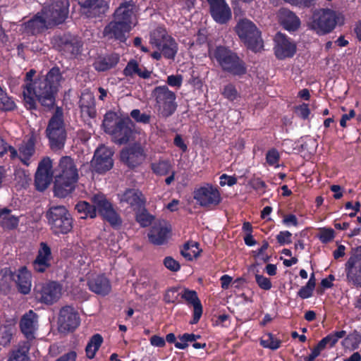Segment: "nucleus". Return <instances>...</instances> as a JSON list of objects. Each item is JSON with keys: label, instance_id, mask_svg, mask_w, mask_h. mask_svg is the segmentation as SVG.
<instances>
[{"label": "nucleus", "instance_id": "obj_13", "mask_svg": "<svg viewBox=\"0 0 361 361\" xmlns=\"http://www.w3.org/2000/svg\"><path fill=\"white\" fill-rule=\"evenodd\" d=\"M68 0H54L51 4L41 10L49 26L59 25L65 22L69 13Z\"/></svg>", "mask_w": 361, "mask_h": 361}, {"label": "nucleus", "instance_id": "obj_32", "mask_svg": "<svg viewBox=\"0 0 361 361\" xmlns=\"http://www.w3.org/2000/svg\"><path fill=\"white\" fill-rule=\"evenodd\" d=\"M89 289L97 295H107L111 290L109 279L104 274H98L87 281Z\"/></svg>", "mask_w": 361, "mask_h": 361}, {"label": "nucleus", "instance_id": "obj_33", "mask_svg": "<svg viewBox=\"0 0 361 361\" xmlns=\"http://www.w3.org/2000/svg\"><path fill=\"white\" fill-rule=\"evenodd\" d=\"M278 16L280 25L285 30L288 32H295L299 29L301 22L294 12L288 8H281Z\"/></svg>", "mask_w": 361, "mask_h": 361}, {"label": "nucleus", "instance_id": "obj_21", "mask_svg": "<svg viewBox=\"0 0 361 361\" xmlns=\"http://www.w3.org/2000/svg\"><path fill=\"white\" fill-rule=\"evenodd\" d=\"M171 233V225L164 220H159L152 224L147 233V237L152 244L162 245L167 243Z\"/></svg>", "mask_w": 361, "mask_h": 361}, {"label": "nucleus", "instance_id": "obj_38", "mask_svg": "<svg viewBox=\"0 0 361 361\" xmlns=\"http://www.w3.org/2000/svg\"><path fill=\"white\" fill-rule=\"evenodd\" d=\"M79 107L82 114L89 118H94L97 116L95 107V99L90 92L82 93L79 101Z\"/></svg>", "mask_w": 361, "mask_h": 361}, {"label": "nucleus", "instance_id": "obj_29", "mask_svg": "<svg viewBox=\"0 0 361 361\" xmlns=\"http://www.w3.org/2000/svg\"><path fill=\"white\" fill-rule=\"evenodd\" d=\"M135 4L132 0L121 4L114 13V20L132 27L133 19L135 18Z\"/></svg>", "mask_w": 361, "mask_h": 361}, {"label": "nucleus", "instance_id": "obj_19", "mask_svg": "<svg viewBox=\"0 0 361 361\" xmlns=\"http://www.w3.org/2000/svg\"><path fill=\"white\" fill-rule=\"evenodd\" d=\"M274 54L279 60H284L292 58L296 53V44L291 41L287 35L281 32H277L274 39Z\"/></svg>", "mask_w": 361, "mask_h": 361}, {"label": "nucleus", "instance_id": "obj_30", "mask_svg": "<svg viewBox=\"0 0 361 361\" xmlns=\"http://www.w3.org/2000/svg\"><path fill=\"white\" fill-rule=\"evenodd\" d=\"M120 202H126L134 211L140 210L145 207L146 200L142 192L135 188H128L120 195Z\"/></svg>", "mask_w": 361, "mask_h": 361}, {"label": "nucleus", "instance_id": "obj_53", "mask_svg": "<svg viewBox=\"0 0 361 361\" xmlns=\"http://www.w3.org/2000/svg\"><path fill=\"white\" fill-rule=\"evenodd\" d=\"M130 116L137 123L148 124L150 122L151 116L149 114L141 113L139 109H133L130 112Z\"/></svg>", "mask_w": 361, "mask_h": 361}, {"label": "nucleus", "instance_id": "obj_17", "mask_svg": "<svg viewBox=\"0 0 361 361\" xmlns=\"http://www.w3.org/2000/svg\"><path fill=\"white\" fill-rule=\"evenodd\" d=\"M80 324L79 314L73 306L65 305L60 309L58 317V328L60 332H73Z\"/></svg>", "mask_w": 361, "mask_h": 361}, {"label": "nucleus", "instance_id": "obj_54", "mask_svg": "<svg viewBox=\"0 0 361 361\" xmlns=\"http://www.w3.org/2000/svg\"><path fill=\"white\" fill-rule=\"evenodd\" d=\"M294 112L302 120H307L309 118L310 115V109H309V105L306 103H302L298 106H295L294 108Z\"/></svg>", "mask_w": 361, "mask_h": 361}, {"label": "nucleus", "instance_id": "obj_40", "mask_svg": "<svg viewBox=\"0 0 361 361\" xmlns=\"http://www.w3.org/2000/svg\"><path fill=\"white\" fill-rule=\"evenodd\" d=\"M199 243L192 240L185 243L180 249V255L188 261H192L197 258L201 250L199 249Z\"/></svg>", "mask_w": 361, "mask_h": 361}, {"label": "nucleus", "instance_id": "obj_1", "mask_svg": "<svg viewBox=\"0 0 361 361\" xmlns=\"http://www.w3.org/2000/svg\"><path fill=\"white\" fill-rule=\"evenodd\" d=\"M63 77L58 66L51 68L45 76L38 78L34 85L28 84L23 91L25 106L30 111L37 110L38 102L47 110L54 107L56 96Z\"/></svg>", "mask_w": 361, "mask_h": 361}, {"label": "nucleus", "instance_id": "obj_25", "mask_svg": "<svg viewBox=\"0 0 361 361\" xmlns=\"http://www.w3.org/2000/svg\"><path fill=\"white\" fill-rule=\"evenodd\" d=\"M144 159V149L140 145H133L121 152V160L129 168L133 169L137 166Z\"/></svg>", "mask_w": 361, "mask_h": 361}, {"label": "nucleus", "instance_id": "obj_52", "mask_svg": "<svg viewBox=\"0 0 361 361\" xmlns=\"http://www.w3.org/2000/svg\"><path fill=\"white\" fill-rule=\"evenodd\" d=\"M178 338L181 342L175 343V347L180 350L187 348L188 347V342L194 343L195 341L194 334L185 333L183 335L179 336Z\"/></svg>", "mask_w": 361, "mask_h": 361}, {"label": "nucleus", "instance_id": "obj_42", "mask_svg": "<svg viewBox=\"0 0 361 361\" xmlns=\"http://www.w3.org/2000/svg\"><path fill=\"white\" fill-rule=\"evenodd\" d=\"M344 339L341 342L342 346L345 349L354 350L360 347L361 343V334L355 330L348 335L343 337Z\"/></svg>", "mask_w": 361, "mask_h": 361}, {"label": "nucleus", "instance_id": "obj_57", "mask_svg": "<svg viewBox=\"0 0 361 361\" xmlns=\"http://www.w3.org/2000/svg\"><path fill=\"white\" fill-rule=\"evenodd\" d=\"M164 267L173 272H177L180 269V263L171 256L166 257L163 260Z\"/></svg>", "mask_w": 361, "mask_h": 361}, {"label": "nucleus", "instance_id": "obj_14", "mask_svg": "<svg viewBox=\"0 0 361 361\" xmlns=\"http://www.w3.org/2000/svg\"><path fill=\"white\" fill-rule=\"evenodd\" d=\"M347 282L356 288H361V246L352 250L345 264Z\"/></svg>", "mask_w": 361, "mask_h": 361}, {"label": "nucleus", "instance_id": "obj_50", "mask_svg": "<svg viewBox=\"0 0 361 361\" xmlns=\"http://www.w3.org/2000/svg\"><path fill=\"white\" fill-rule=\"evenodd\" d=\"M8 152H10V158L13 160L16 159L18 156L17 149L10 145L4 139L0 137V157H2Z\"/></svg>", "mask_w": 361, "mask_h": 361}, {"label": "nucleus", "instance_id": "obj_23", "mask_svg": "<svg viewBox=\"0 0 361 361\" xmlns=\"http://www.w3.org/2000/svg\"><path fill=\"white\" fill-rule=\"evenodd\" d=\"M37 135L35 131H32L25 137L24 140L19 145L18 149V158L21 163L28 166L30 164L31 158L35 155L36 149L35 145Z\"/></svg>", "mask_w": 361, "mask_h": 361}, {"label": "nucleus", "instance_id": "obj_12", "mask_svg": "<svg viewBox=\"0 0 361 361\" xmlns=\"http://www.w3.org/2000/svg\"><path fill=\"white\" fill-rule=\"evenodd\" d=\"M91 202L96 205L97 213L112 228H118L122 225L123 221L120 214L104 194H94L91 197Z\"/></svg>", "mask_w": 361, "mask_h": 361}, {"label": "nucleus", "instance_id": "obj_6", "mask_svg": "<svg viewBox=\"0 0 361 361\" xmlns=\"http://www.w3.org/2000/svg\"><path fill=\"white\" fill-rule=\"evenodd\" d=\"M45 133L49 147L53 151L63 149L67 138V132L61 107L56 108L54 114L49 120Z\"/></svg>", "mask_w": 361, "mask_h": 361}, {"label": "nucleus", "instance_id": "obj_3", "mask_svg": "<svg viewBox=\"0 0 361 361\" xmlns=\"http://www.w3.org/2000/svg\"><path fill=\"white\" fill-rule=\"evenodd\" d=\"M55 172L54 195L66 197L74 191L78 180V170L74 159L69 156L62 157Z\"/></svg>", "mask_w": 361, "mask_h": 361}, {"label": "nucleus", "instance_id": "obj_24", "mask_svg": "<svg viewBox=\"0 0 361 361\" xmlns=\"http://www.w3.org/2000/svg\"><path fill=\"white\" fill-rule=\"evenodd\" d=\"M208 4L210 15L216 23L226 24L231 19V10L225 0H213Z\"/></svg>", "mask_w": 361, "mask_h": 361}, {"label": "nucleus", "instance_id": "obj_20", "mask_svg": "<svg viewBox=\"0 0 361 361\" xmlns=\"http://www.w3.org/2000/svg\"><path fill=\"white\" fill-rule=\"evenodd\" d=\"M53 178L52 161L50 158L44 157L39 162L35 176V188L44 191L51 183Z\"/></svg>", "mask_w": 361, "mask_h": 361}, {"label": "nucleus", "instance_id": "obj_28", "mask_svg": "<svg viewBox=\"0 0 361 361\" xmlns=\"http://www.w3.org/2000/svg\"><path fill=\"white\" fill-rule=\"evenodd\" d=\"M131 29L132 27L128 26L126 23H122L114 19L105 26L103 34L109 39H115L123 42L126 40V34Z\"/></svg>", "mask_w": 361, "mask_h": 361}, {"label": "nucleus", "instance_id": "obj_8", "mask_svg": "<svg viewBox=\"0 0 361 361\" xmlns=\"http://www.w3.org/2000/svg\"><path fill=\"white\" fill-rule=\"evenodd\" d=\"M235 31L247 49L257 52L263 48L261 32L250 20L240 19L235 27Z\"/></svg>", "mask_w": 361, "mask_h": 361}, {"label": "nucleus", "instance_id": "obj_48", "mask_svg": "<svg viewBox=\"0 0 361 361\" xmlns=\"http://www.w3.org/2000/svg\"><path fill=\"white\" fill-rule=\"evenodd\" d=\"M17 106L11 97L5 92L0 97V110L2 111H12Z\"/></svg>", "mask_w": 361, "mask_h": 361}, {"label": "nucleus", "instance_id": "obj_43", "mask_svg": "<svg viewBox=\"0 0 361 361\" xmlns=\"http://www.w3.org/2000/svg\"><path fill=\"white\" fill-rule=\"evenodd\" d=\"M259 343L264 348L276 350L281 347L282 341L273 334L267 333L261 338Z\"/></svg>", "mask_w": 361, "mask_h": 361}, {"label": "nucleus", "instance_id": "obj_46", "mask_svg": "<svg viewBox=\"0 0 361 361\" xmlns=\"http://www.w3.org/2000/svg\"><path fill=\"white\" fill-rule=\"evenodd\" d=\"M171 168V165L167 160H159L151 165L153 173L158 176H166L169 173Z\"/></svg>", "mask_w": 361, "mask_h": 361}, {"label": "nucleus", "instance_id": "obj_11", "mask_svg": "<svg viewBox=\"0 0 361 361\" xmlns=\"http://www.w3.org/2000/svg\"><path fill=\"white\" fill-rule=\"evenodd\" d=\"M150 43L161 51L166 59L173 60L178 50L174 38L169 35L165 28L157 27L150 35Z\"/></svg>", "mask_w": 361, "mask_h": 361}, {"label": "nucleus", "instance_id": "obj_64", "mask_svg": "<svg viewBox=\"0 0 361 361\" xmlns=\"http://www.w3.org/2000/svg\"><path fill=\"white\" fill-rule=\"evenodd\" d=\"M167 84L171 87L179 88L182 85L183 76L181 75H171L167 77Z\"/></svg>", "mask_w": 361, "mask_h": 361}, {"label": "nucleus", "instance_id": "obj_60", "mask_svg": "<svg viewBox=\"0 0 361 361\" xmlns=\"http://www.w3.org/2000/svg\"><path fill=\"white\" fill-rule=\"evenodd\" d=\"M292 233L288 231H282L276 235V240L280 245H284L292 243Z\"/></svg>", "mask_w": 361, "mask_h": 361}, {"label": "nucleus", "instance_id": "obj_7", "mask_svg": "<svg viewBox=\"0 0 361 361\" xmlns=\"http://www.w3.org/2000/svg\"><path fill=\"white\" fill-rule=\"evenodd\" d=\"M338 20V15L334 10L317 8L313 11L308 26L318 35H325L335 29Z\"/></svg>", "mask_w": 361, "mask_h": 361}, {"label": "nucleus", "instance_id": "obj_62", "mask_svg": "<svg viewBox=\"0 0 361 361\" xmlns=\"http://www.w3.org/2000/svg\"><path fill=\"white\" fill-rule=\"evenodd\" d=\"M219 184L221 187L225 185L233 186L237 183L238 179L235 176H228L226 173L221 175Z\"/></svg>", "mask_w": 361, "mask_h": 361}, {"label": "nucleus", "instance_id": "obj_39", "mask_svg": "<svg viewBox=\"0 0 361 361\" xmlns=\"http://www.w3.org/2000/svg\"><path fill=\"white\" fill-rule=\"evenodd\" d=\"M75 209L80 215V219H94L97 216V208L94 204L86 201H79L75 206Z\"/></svg>", "mask_w": 361, "mask_h": 361}, {"label": "nucleus", "instance_id": "obj_34", "mask_svg": "<svg viewBox=\"0 0 361 361\" xmlns=\"http://www.w3.org/2000/svg\"><path fill=\"white\" fill-rule=\"evenodd\" d=\"M119 61V54L116 53H111L98 56L92 66L97 71L105 72L116 67Z\"/></svg>", "mask_w": 361, "mask_h": 361}, {"label": "nucleus", "instance_id": "obj_41", "mask_svg": "<svg viewBox=\"0 0 361 361\" xmlns=\"http://www.w3.org/2000/svg\"><path fill=\"white\" fill-rule=\"evenodd\" d=\"M103 343V337L99 334H94L89 340L85 353L89 359H93Z\"/></svg>", "mask_w": 361, "mask_h": 361}, {"label": "nucleus", "instance_id": "obj_27", "mask_svg": "<svg viewBox=\"0 0 361 361\" xmlns=\"http://www.w3.org/2000/svg\"><path fill=\"white\" fill-rule=\"evenodd\" d=\"M23 26L24 32L30 35L41 34L51 27L41 11L34 15L32 18L25 22Z\"/></svg>", "mask_w": 361, "mask_h": 361}, {"label": "nucleus", "instance_id": "obj_16", "mask_svg": "<svg viewBox=\"0 0 361 361\" xmlns=\"http://www.w3.org/2000/svg\"><path fill=\"white\" fill-rule=\"evenodd\" d=\"M194 199L201 207L204 208L215 207L222 200L219 189L210 183H207L195 190Z\"/></svg>", "mask_w": 361, "mask_h": 361}, {"label": "nucleus", "instance_id": "obj_55", "mask_svg": "<svg viewBox=\"0 0 361 361\" xmlns=\"http://www.w3.org/2000/svg\"><path fill=\"white\" fill-rule=\"evenodd\" d=\"M335 237V232L333 228H323L320 230L319 239L322 243H328L333 240Z\"/></svg>", "mask_w": 361, "mask_h": 361}, {"label": "nucleus", "instance_id": "obj_58", "mask_svg": "<svg viewBox=\"0 0 361 361\" xmlns=\"http://www.w3.org/2000/svg\"><path fill=\"white\" fill-rule=\"evenodd\" d=\"M280 160V155L277 149L272 148L266 154V161L269 166H278Z\"/></svg>", "mask_w": 361, "mask_h": 361}, {"label": "nucleus", "instance_id": "obj_31", "mask_svg": "<svg viewBox=\"0 0 361 361\" xmlns=\"http://www.w3.org/2000/svg\"><path fill=\"white\" fill-rule=\"evenodd\" d=\"M180 295L181 298L187 302L188 305L193 307L192 319L190 322V324H197L200 321L203 312L202 305L197 296V292L188 288H184Z\"/></svg>", "mask_w": 361, "mask_h": 361}, {"label": "nucleus", "instance_id": "obj_35", "mask_svg": "<svg viewBox=\"0 0 361 361\" xmlns=\"http://www.w3.org/2000/svg\"><path fill=\"white\" fill-rule=\"evenodd\" d=\"M37 315L33 310L25 314L20 320V329L25 337L28 340L35 338V324Z\"/></svg>", "mask_w": 361, "mask_h": 361}, {"label": "nucleus", "instance_id": "obj_10", "mask_svg": "<svg viewBox=\"0 0 361 361\" xmlns=\"http://www.w3.org/2000/svg\"><path fill=\"white\" fill-rule=\"evenodd\" d=\"M52 44L66 59H76L82 51V41L79 37L71 33H63L54 37Z\"/></svg>", "mask_w": 361, "mask_h": 361}, {"label": "nucleus", "instance_id": "obj_4", "mask_svg": "<svg viewBox=\"0 0 361 361\" xmlns=\"http://www.w3.org/2000/svg\"><path fill=\"white\" fill-rule=\"evenodd\" d=\"M44 216L53 235H65L73 231L74 219L66 207L50 206L45 212Z\"/></svg>", "mask_w": 361, "mask_h": 361}, {"label": "nucleus", "instance_id": "obj_15", "mask_svg": "<svg viewBox=\"0 0 361 361\" xmlns=\"http://www.w3.org/2000/svg\"><path fill=\"white\" fill-rule=\"evenodd\" d=\"M34 291L38 301L46 305H53L61 296L62 286L57 281H51L36 285Z\"/></svg>", "mask_w": 361, "mask_h": 361}, {"label": "nucleus", "instance_id": "obj_45", "mask_svg": "<svg viewBox=\"0 0 361 361\" xmlns=\"http://www.w3.org/2000/svg\"><path fill=\"white\" fill-rule=\"evenodd\" d=\"M139 212L136 213L135 220L141 227L145 228L150 226L154 220V216L149 214L144 207Z\"/></svg>", "mask_w": 361, "mask_h": 361}, {"label": "nucleus", "instance_id": "obj_56", "mask_svg": "<svg viewBox=\"0 0 361 361\" xmlns=\"http://www.w3.org/2000/svg\"><path fill=\"white\" fill-rule=\"evenodd\" d=\"M178 289L177 287H172L166 290L164 297L166 303H176L178 301L180 295Z\"/></svg>", "mask_w": 361, "mask_h": 361}, {"label": "nucleus", "instance_id": "obj_63", "mask_svg": "<svg viewBox=\"0 0 361 361\" xmlns=\"http://www.w3.org/2000/svg\"><path fill=\"white\" fill-rule=\"evenodd\" d=\"M317 0H293L292 6H295L302 8H310L314 7Z\"/></svg>", "mask_w": 361, "mask_h": 361}, {"label": "nucleus", "instance_id": "obj_49", "mask_svg": "<svg viewBox=\"0 0 361 361\" xmlns=\"http://www.w3.org/2000/svg\"><path fill=\"white\" fill-rule=\"evenodd\" d=\"M221 94L225 99L230 102H233L240 97V94L235 86L232 83H228L224 87Z\"/></svg>", "mask_w": 361, "mask_h": 361}, {"label": "nucleus", "instance_id": "obj_36", "mask_svg": "<svg viewBox=\"0 0 361 361\" xmlns=\"http://www.w3.org/2000/svg\"><path fill=\"white\" fill-rule=\"evenodd\" d=\"M123 75L127 78H133L138 76L142 79H149L151 78L152 71H149L143 65H140L137 60L130 59L123 71Z\"/></svg>", "mask_w": 361, "mask_h": 361}, {"label": "nucleus", "instance_id": "obj_37", "mask_svg": "<svg viewBox=\"0 0 361 361\" xmlns=\"http://www.w3.org/2000/svg\"><path fill=\"white\" fill-rule=\"evenodd\" d=\"M79 5L87 8L90 16L99 17L109 9V4L105 0H78Z\"/></svg>", "mask_w": 361, "mask_h": 361}, {"label": "nucleus", "instance_id": "obj_26", "mask_svg": "<svg viewBox=\"0 0 361 361\" xmlns=\"http://www.w3.org/2000/svg\"><path fill=\"white\" fill-rule=\"evenodd\" d=\"M11 277L15 281L19 293L27 295L30 292L32 274L27 267H21L16 272H11Z\"/></svg>", "mask_w": 361, "mask_h": 361}, {"label": "nucleus", "instance_id": "obj_44", "mask_svg": "<svg viewBox=\"0 0 361 361\" xmlns=\"http://www.w3.org/2000/svg\"><path fill=\"white\" fill-rule=\"evenodd\" d=\"M346 331L344 330L333 331L324 337L319 342L326 348V346L333 348L340 338L345 337Z\"/></svg>", "mask_w": 361, "mask_h": 361}, {"label": "nucleus", "instance_id": "obj_2", "mask_svg": "<svg viewBox=\"0 0 361 361\" xmlns=\"http://www.w3.org/2000/svg\"><path fill=\"white\" fill-rule=\"evenodd\" d=\"M102 126L116 145H126L135 137V124L128 116L121 117L109 111L104 116Z\"/></svg>", "mask_w": 361, "mask_h": 361}, {"label": "nucleus", "instance_id": "obj_51", "mask_svg": "<svg viewBox=\"0 0 361 361\" xmlns=\"http://www.w3.org/2000/svg\"><path fill=\"white\" fill-rule=\"evenodd\" d=\"M1 222V226L8 230L16 229L19 224V217L14 215H4Z\"/></svg>", "mask_w": 361, "mask_h": 361}, {"label": "nucleus", "instance_id": "obj_61", "mask_svg": "<svg viewBox=\"0 0 361 361\" xmlns=\"http://www.w3.org/2000/svg\"><path fill=\"white\" fill-rule=\"evenodd\" d=\"M315 288L310 286L306 283L305 286H302L298 292V296L301 299H307L312 296L313 291Z\"/></svg>", "mask_w": 361, "mask_h": 361}, {"label": "nucleus", "instance_id": "obj_5", "mask_svg": "<svg viewBox=\"0 0 361 361\" xmlns=\"http://www.w3.org/2000/svg\"><path fill=\"white\" fill-rule=\"evenodd\" d=\"M211 58L216 59L222 71L234 76H242L247 73L246 64L238 54L224 46H217L212 53Z\"/></svg>", "mask_w": 361, "mask_h": 361}, {"label": "nucleus", "instance_id": "obj_47", "mask_svg": "<svg viewBox=\"0 0 361 361\" xmlns=\"http://www.w3.org/2000/svg\"><path fill=\"white\" fill-rule=\"evenodd\" d=\"M28 351L29 347L20 346L11 353L8 361H29Z\"/></svg>", "mask_w": 361, "mask_h": 361}, {"label": "nucleus", "instance_id": "obj_59", "mask_svg": "<svg viewBox=\"0 0 361 361\" xmlns=\"http://www.w3.org/2000/svg\"><path fill=\"white\" fill-rule=\"evenodd\" d=\"M255 281L258 286L262 290H269L272 287L271 280L263 275L255 274Z\"/></svg>", "mask_w": 361, "mask_h": 361}, {"label": "nucleus", "instance_id": "obj_9", "mask_svg": "<svg viewBox=\"0 0 361 361\" xmlns=\"http://www.w3.org/2000/svg\"><path fill=\"white\" fill-rule=\"evenodd\" d=\"M152 95L154 98L155 106L159 116L167 118L176 112L178 107L176 95L167 85L155 87Z\"/></svg>", "mask_w": 361, "mask_h": 361}, {"label": "nucleus", "instance_id": "obj_18", "mask_svg": "<svg viewBox=\"0 0 361 361\" xmlns=\"http://www.w3.org/2000/svg\"><path fill=\"white\" fill-rule=\"evenodd\" d=\"M113 152L108 147L102 145L94 152L91 161V167L98 173H104L109 171L114 165Z\"/></svg>", "mask_w": 361, "mask_h": 361}, {"label": "nucleus", "instance_id": "obj_22", "mask_svg": "<svg viewBox=\"0 0 361 361\" xmlns=\"http://www.w3.org/2000/svg\"><path fill=\"white\" fill-rule=\"evenodd\" d=\"M53 259L51 247L45 242H41L37 255L32 262V267L37 273H44L51 267Z\"/></svg>", "mask_w": 361, "mask_h": 361}]
</instances>
